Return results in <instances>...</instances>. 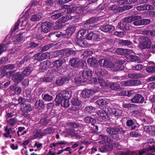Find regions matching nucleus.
<instances>
[{
	"label": "nucleus",
	"instance_id": "6",
	"mask_svg": "<svg viewBox=\"0 0 155 155\" xmlns=\"http://www.w3.org/2000/svg\"><path fill=\"white\" fill-rule=\"evenodd\" d=\"M66 62V60L64 59H60L55 61L53 62V66L57 69L58 72L60 74L63 73L64 72L66 67L62 66V64Z\"/></svg>",
	"mask_w": 155,
	"mask_h": 155
},
{
	"label": "nucleus",
	"instance_id": "13",
	"mask_svg": "<svg viewBox=\"0 0 155 155\" xmlns=\"http://www.w3.org/2000/svg\"><path fill=\"white\" fill-rule=\"evenodd\" d=\"M5 133L3 135L5 137H9L10 138L14 137L16 135V133L15 130H13L12 128H8V125L4 127Z\"/></svg>",
	"mask_w": 155,
	"mask_h": 155
},
{
	"label": "nucleus",
	"instance_id": "20",
	"mask_svg": "<svg viewBox=\"0 0 155 155\" xmlns=\"http://www.w3.org/2000/svg\"><path fill=\"white\" fill-rule=\"evenodd\" d=\"M60 54L61 56H63L65 55L66 57L74 56L75 54V51L72 50L63 49L60 51Z\"/></svg>",
	"mask_w": 155,
	"mask_h": 155
},
{
	"label": "nucleus",
	"instance_id": "4",
	"mask_svg": "<svg viewBox=\"0 0 155 155\" xmlns=\"http://www.w3.org/2000/svg\"><path fill=\"white\" fill-rule=\"evenodd\" d=\"M133 18H136L134 19V21L133 22V24L134 26L146 25L150 24L151 23V21L150 19H141L142 17L140 15H136L133 16Z\"/></svg>",
	"mask_w": 155,
	"mask_h": 155
},
{
	"label": "nucleus",
	"instance_id": "51",
	"mask_svg": "<svg viewBox=\"0 0 155 155\" xmlns=\"http://www.w3.org/2000/svg\"><path fill=\"white\" fill-rule=\"evenodd\" d=\"M38 57L37 54H35L32 57L30 58V62L32 64H36L38 61L37 58Z\"/></svg>",
	"mask_w": 155,
	"mask_h": 155
},
{
	"label": "nucleus",
	"instance_id": "23",
	"mask_svg": "<svg viewBox=\"0 0 155 155\" xmlns=\"http://www.w3.org/2000/svg\"><path fill=\"white\" fill-rule=\"evenodd\" d=\"M50 62L48 61H46L41 62L39 65V69L42 71H44L46 70L50 66Z\"/></svg>",
	"mask_w": 155,
	"mask_h": 155
},
{
	"label": "nucleus",
	"instance_id": "31",
	"mask_svg": "<svg viewBox=\"0 0 155 155\" xmlns=\"http://www.w3.org/2000/svg\"><path fill=\"white\" fill-rule=\"evenodd\" d=\"M100 136H101V138L104 140L105 142L108 143L109 144L113 145L114 143L113 138L109 137L107 136L104 135V134L100 135Z\"/></svg>",
	"mask_w": 155,
	"mask_h": 155
},
{
	"label": "nucleus",
	"instance_id": "24",
	"mask_svg": "<svg viewBox=\"0 0 155 155\" xmlns=\"http://www.w3.org/2000/svg\"><path fill=\"white\" fill-rule=\"evenodd\" d=\"M48 36L50 38V39L52 41L54 40V39H52L53 38L55 37L58 38L64 37H65V34L61 32L59 33L58 34H55V32H50L48 34Z\"/></svg>",
	"mask_w": 155,
	"mask_h": 155
},
{
	"label": "nucleus",
	"instance_id": "1",
	"mask_svg": "<svg viewBox=\"0 0 155 155\" xmlns=\"http://www.w3.org/2000/svg\"><path fill=\"white\" fill-rule=\"evenodd\" d=\"M72 92L66 90L58 93L55 99V105L57 106L60 104L64 107H68L70 105L69 100L71 97Z\"/></svg>",
	"mask_w": 155,
	"mask_h": 155
},
{
	"label": "nucleus",
	"instance_id": "27",
	"mask_svg": "<svg viewBox=\"0 0 155 155\" xmlns=\"http://www.w3.org/2000/svg\"><path fill=\"white\" fill-rule=\"evenodd\" d=\"M107 71L104 69H102L101 67H96L95 68V74L98 76H102Z\"/></svg>",
	"mask_w": 155,
	"mask_h": 155
},
{
	"label": "nucleus",
	"instance_id": "17",
	"mask_svg": "<svg viewBox=\"0 0 155 155\" xmlns=\"http://www.w3.org/2000/svg\"><path fill=\"white\" fill-rule=\"evenodd\" d=\"M84 39L76 38L75 40L76 44L82 48H86L89 45V44L87 41L83 40Z\"/></svg>",
	"mask_w": 155,
	"mask_h": 155
},
{
	"label": "nucleus",
	"instance_id": "42",
	"mask_svg": "<svg viewBox=\"0 0 155 155\" xmlns=\"http://www.w3.org/2000/svg\"><path fill=\"white\" fill-rule=\"evenodd\" d=\"M122 106L125 108H127L129 110L131 109V107L134 108H137L138 107V105L130 103H124L123 104Z\"/></svg>",
	"mask_w": 155,
	"mask_h": 155
},
{
	"label": "nucleus",
	"instance_id": "44",
	"mask_svg": "<svg viewBox=\"0 0 155 155\" xmlns=\"http://www.w3.org/2000/svg\"><path fill=\"white\" fill-rule=\"evenodd\" d=\"M119 43L122 46H129L132 45V42L129 40H119Z\"/></svg>",
	"mask_w": 155,
	"mask_h": 155
},
{
	"label": "nucleus",
	"instance_id": "61",
	"mask_svg": "<svg viewBox=\"0 0 155 155\" xmlns=\"http://www.w3.org/2000/svg\"><path fill=\"white\" fill-rule=\"evenodd\" d=\"M155 129V127L152 126H149L147 127L146 131L150 133H154Z\"/></svg>",
	"mask_w": 155,
	"mask_h": 155
},
{
	"label": "nucleus",
	"instance_id": "7",
	"mask_svg": "<svg viewBox=\"0 0 155 155\" xmlns=\"http://www.w3.org/2000/svg\"><path fill=\"white\" fill-rule=\"evenodd\" d=\"M29 75V68L28 67L25 69L21 73H17L16 75L13 76L12 79L16 83H19L23 79L25 76Z\"/></svg>",
	"mask_w": 155,
	"mask_h": 155
},
{
	"label": "nucleus",
	"instance_id": "47",
	"mask_svg": "<svg viewBox=\"0 0 155 155\" xmlns=\"http://www.w3.org/2000/svg\"><path fill=\"white\" fill-rule=\"evenodd\" d=\"M109 87L111 90L114 91L118 90L120 88L119 84L116 83H111Z\"/></svg>",
	"mask_w": 155,
	"mask_h": 155
},
{
	"label": "nucleus",
	"instance_id": "30",
	"mask_svg": "<svg viewBox=\"0 0 155 155\" xmlns=\"http://www.w3.org/2000/svg\"><path fill=\"white\" fill-rule=\"evenodd\" d=\"M37 55L38 61H41L47 58L48 57V53L47 52L42 53L40 52L37 54Z\"/></svg>",
	"mask_w": 155,
	"mask_h": 155
},
{
	"label": "nucleus",
	"instance_id": "38",
	"mask_svg": "<svg viewBox=\"0 0 155 155\" xmlns=\"http://www.w3.org/2000/svg\"><path fill=\"white\" fill-rule=\"evenodd\" d=\"M98 118V120L100 121H106L108 120V117L106 113H103L100 114Z\"/></svg>",
	"mask_w": 155,
	"mask_h": 155
},
{
	"label": "nucleus",
	"instance_id": "18",
	"mask_svg": "<svg viewBox=\"0 0 155 155\" xmlns=\"http://www.w3.org/2000/svg\"><path fill=\"white\" fill-rule=\"evenodd\" d=\"M15 66L14 64H8L2 67L0 69L1 71L0 75L4 76L7 70H12L15 68Z\"/></svg>",
	"mask_w": 155,
	"mask_h": 155
},
{
	"label": "nucleus",
	"instance_id": "45",
	"mask_svg": "<svg viewBox=\"0 0 155 155\" xmlns=\"http://www.w3.org/2000/svg\"><path fill=\"white\" fill-rule=\"evenodd\" d=\"M37 29L34 28L30 30V37H32V38H30L31 40L36 39V38L37 37Z\"/></svg>",
	"mask_w": 155,
	"mask_h": 155
},
{
	"label": "nucleus",
	"instance_id": "33",
	"mask_svg": "<svg viewBox=\"0 0 155 155\" xmlns=\"http://www.w3.org/2000/svg\"><path fill=\"white\" fill-rule=\"evenodd\" d=\"M6 122L8 125H10L11 127H13L17 124V120L16 118H13L7 120Z\"/></svg>",
	"mask_w": 155,
	"mask_h": 155
},
{
	"label": "nucleus",
	"instance_id": "26",
	"mask_svg": "<svg viewBox=\"0 0 155 155\" xmlns=\"http://www.w3.org/2000/svg\"><path fill=\"white\" fill-rule=\"evenodd\" d=\"M93 94V91L92 90L85 89L83 90L81 93L82 97L84 98H88Z\"/></svg>",
	"mask_w": 155,
	"mask_h": 155
},
{
	"label": "nucleus",
	"instance_id": "16",
	"mask_svg": "<svg viewBox=\"0 0 155 155\" xmlns=\"http://www.w3.org/2000/svg\"><path fill=\"white\" fill-rule=\"evenodd\" d=\"M101 30L105 32L111 33L115 29L114 27L111 25H103L100 28Z\"/></svg>",
	"mask_w": 155,
	"mask_h": 155
},
{
	"label": "nucleus",
	"instance_id": "46",
	"mask_svg": "<svg viewBox=\"0 0 155 155\" xmlns=\"http://www.w3.org/2000/svg\"><path fill=\"white\" fill-rule=\"evenodd\" d=\"M76 13L81 14H84L85 13L84 8L81 7H76L75 6V12Z\"/></svg>",
	"mask_w": 155,
	"mask_h": 155
},
{
	"label": "nucleus",
	"instance_id": "58",
	"mask_svg": "<svg viewBox=\"0 0 155 155\" xmlns=\"http://www.w3.org/2000/svg\"><path fill=\"white\" fill-rule=\"evenodd\" d=\"M130 134L133 137H138L140 135V133L139 130L137 129L136 131L131 132Z\"/></svg>",
	"mask_w": 155,
	"mask_h": 155
},
{
	"label": "nucleus",
	"instance_id": "25",
	"mask_svg": "<svg viewBox=\"0 0 155 155\" xmlns=\"http://www.w3.org/2000/svg\"><path fill=\"white\" fill-rule=\"evenodd\" d=\"M46 134V133L44 132V130L42 132L41 130L39 129L36 131L34 134L31 136L30 137V139L31 140L35 139L38 137H41L43 136H45Z\"/></svg>",
	"mask_w": 155,
	"mask_h": 155
},
{
	"label": "nucleus",
	"instance_id": "34",
	"mask_svg": "<svg viewBox=\"0 0 155 155\" xmlns=\"http://www.w3.org/2000/svg\"><path fill=\"white\" fill-rule=\"evenodd\" d=\"M111 114H113L116 117L120 116L122 113V110L118 108H112Z\"/></svg>",
	"mask_w": 155,
	"mask_h": 155
},
{
	"label": "nucleus",
	"instance_id": "53",
	"mask_svg": "<svg viewBox=\"0 0 155 155\" xmlns=\"http://www.w3.org/2000/svg\"><path fill=\"white\" fill-rule=\"evenodd\" d=\"M146 71L149 73L154 74L155 73V67L154 66H149L146 68Z\"/></svg>",
	"mask_w": 155,
	"mask_h": 155
},
{
	"label": "nucleus",
	"instance_id": "41",
	"mask_svg": "<svg viewBox=\"0 0 155 155\" xmlns=\"http://www.w3.org/2000/svg\"><path fill=\"white\" fill-rule=\"evenodd\" d=\"M75 83L77 84H79L81 83H83L86 82L84 78H82V75L81 76H78L74 78Z\"/></svg>",
	"mask_w": 155,
	"mask_h": 155
},
{
	"label": "nucleus",
	"instance_id": "15",
	"mask_svg": "<svg viewBox=\"0 0 155 155\" xmlns=\"http://www.w3.org/2000/svg\"><path fill=\"white\" fill-rule=\"evenodd\" d=\"M25 34L24 32L18 34L12 38L13 41L15 42L23 41L27 38L26 37H25Z\"/></svg>",
	"mask_w": 155,
	"mask_h": 155
},
{
	"label": "nucleus",
	"instance_id": "21",
	"mask_svg": "<svg viewBox=\"0 0 155 155\" xmlns=\"http://www.w3.org/2000/svg\"><path fill=\"white\" fill-rule=\"evenodd\" d=\"M84 29L79 30L77 33L76 36L77 38H80L81 39H85L87 33H88V31L87 30L88 28H85V27H84Z\"/></svg>",
	"mask_w": 155,
	"mask_h": 155
},
{
	"label": "nucleus",
	"instance_id": "37",
	"mask_svg": "<svg viewBox=\"0 0 155 155\" xmlns=\"http://www.w3.org/2000/svg\"><path fill=\"white\" fill-rule=\"evenodd\" d=\"M109 9L114 14H116L117 13L120 12L121 7H120L117 5H112L109 7Z\"/></svg>",
	"mask_w": 155,
	"mask_h": 155
},
{
	"label": "nucleus",
	"instance_id": "59",
	"mask_svg": "<svg viewBox=\"0 0 155 155\" xmlns=\"http://www.w3.org/2000/svg\"><path fill=\"white\" fill-rule=\"evenodd\" d=\"M67 125L69 127L77 128L79 127L78 124L76 123L75 122H69L67 123Z\"/></svg>",
	"mask_w": 155,
	"mask_h": 155
},
{
	"label": "nucleus",
	"instance_id": "8",
	"mask_svg": "<svg viewBox=\"0 0 155 155\" xmlns=\"http://www.w3.org/2000/svg\"><path fill=\"white\" fill-rule=\"evenodd\" d=\"M99 21V19L98 18L92 17L88 20H87L83 24L82 26L83 27H85V28H88L89 29L91 30L94 28V24H95L96 22Z\"/></svg>",
	"mask_w": 155,
	"mask_h": 155
},
{
	"label": "nucleus",
	"instance_id": "50",
	"mask_svg": "<svg viewBox=\"0 0 155 155\" xmlns=\"http://www.w3.org/2000/svg\"><path fill=\"white\" fill-rule=\"evenodd\" d=\"M53 45V43L49 44L41 47V50L42 51H46L52 48Z\"/></svg>",
	"mask_w": 155,
	"mask_h": 155
},
{
	"label": "nucleus",
	"instance_id": "63",
	"mask_svg": "<svg viewBox=\"0 0 155 155\" xmlns=\"http://www.w3.org/2000/svg\"><path fill=\"white\" fill-rule=\"evenodd\" d=\"M63 80L62 76H60L58 77L56 79V83L59 86H61L63 84Z\"/></svg>",
	"mask_w": 155,
	"mask_h": 155
},
{
	"label": "nucleus",
	"instance_id": "10",
	"mask_svg": "<svg viewBox=\"0 0 155 155\" xmlns=\"http://www.w3.org/2000/svg\"><path fill=\"white\" fill-rule=\"evenodd\" d=\"M142 41L140 43V46L143 49L150 48L152 42L151 39L148 37L144 36L142 37Z\"/></svg>",
	"mask_w": 155,
	"mask_h": 155
},
{
	"label": "nucleus",
	"instance_id": "28",
	"mask_svg": "<svg viewBox=\"0 0 155 155\" xmlns=\"http://www.w3.org/2000/svg\"><path fill=\"white\" fill-rule=\"evenodd\" d=\"M34 106L35 108H37L39 110L44 109L45 107L44 102L41 100H37L35 102Z\"/></svg>",
	"mask_w": 155,
	"mask_h": 155
},
{
	"label": "nucleus",
	"instance_id": "52",
	"mask_svg": "<svg viewBox=\"0 0 155 155\" xmlns=\"http://www.w3.org/2000/svg\"><path fill=\"white\" fill-rule=\"evenodd\" d=\"M41 18V16L39 14H35L32 15L31 20L32 21H37Z\"/></svg>",
	"mask_w": 155,
	"mask_h": 155
},
{
	"label": "nucleus",
	"instance_id": "54",
	"mask_svg": "<svg viewBox=\"0 0 155 155\" xmlns=\"http://www.w3.org/2000/svg\"><path fill=\"white\" fill-rule=\"evenodd\" d=\"M122 4H131L137 2V0H121Z\"/></svg>",
	"mask_w": 155,
	"mask_h": 155
},
{
	"label": "nucleus",
	"instance_id": "2",
	"mask_svg": "<svg viewBox=\"0 0 155 155\" xmlns=\"http://www.w3.org/2000/svg\"><path fill=\"white\" fill-rule=\"evenodd\" d=\"M106 131L109 134L111 135L112 138L118 141L121 139L122 136L124 135L126 130H124L121 127H107V128Z\"/></svg>",
	"mask_w": 155,
	"mask_h": 155
},
{
	"label": "nucleus",
	"instance_id": "5",
	"mask_svg": "<svg viewBox=\"0 0 155 155\" xmlns=\"http://www.w3.org/2000/svg\"><path fill=\"white\" fill-rule=\"evenodd\" d=\"M85 64L86 63L84 61H82L76 58H71L69 62V64L74 68H84Z\"/></svg>",
	"mask_w": 155,
	"mask_h": 155
},
{
	"label": "nucleus",
	"instance_id": "32",
	"mask_svg": "<svg viewBox=\"0 0 155 155\" xmlns=\"http://www.w3.org/2000/svg\"><path fill=\"white\" fill-rule=\"evenodd\" d=\"M130 51H131V50H130L127 49L119 48L116 50L115 52L118 54L124 55L125 54L127 53H129Z\"/></svg>",
	"mask_w": 155,
	"mask_h": 155
},
{
	"label": "nucleus",
	"instance_id": "60",
	"mask_svg": "<svg viewBox=\"0 0 155 155\" xmlns=\"http://www.w3.org/2000/svg\"><path fill=\"white\" fill-rule=\"evenodd\" d=\"M91 40L98 41L100 39V35L97 33L93 32Z\"/></svg>",
	"mask_w": 155,
	"mask_h": 155
},
{
	"label": "nucleus",
	"instance_id": "12",
	"mask_svg": "<svg viewBox=\"0 0 155 155\" xmlns=\"http://www.w3.org/2000/svg\"><path fill=\"white\" fill-rule=\"evenodd\" d=\"M54 26V23L49 21L42 23L41 24V30L42 32L47 33L50 31Z\"/></svg>",
	"mask_w": 155,
	"mask_h": 155
},
{
	"label": "nucleus",
	"instance_id": "35",
	"mask_svg": "<svg viewBox=\"0 0 155 155\" xmlns=\"http://www.w3.org/2000/svg\"><path fill=\"white\" fill-rule=\"evenodd\" d=\"M76 27L75 26H72L68 28L66 30L65 36H71L74 33L76 30Z\"/></svg>",
	"mask_w": 155,
	"mask_h": 155
},
{
	"label": "nucleus",
	"instance_id": "40",
	"mask_svg": "<svg viewBox=\"0 0 155 155\" xmlns=\"http://www.w3.org/2000/svg\"><path fill=\"white\" fill-rule=\"evenodd\" d=\"M84 120L87 123L91 124L92 125H94L96 122V119L89 116L85 117L84 118Z\"/></svg>",
	"mask_w": 155,
	"mask_h": 155
},
{
	"label": "nucleus",
	"instance_id": "55",
	"mask_svg": "<svg viewBox=\"0 0 155 155\" xmlns=\"http://www.w3.org/2000/svg\"><path fill=\"white\" fill-rule=\"evenodd\" d=\"M97 104L99 106L106 105L107 104V101L103 99H99L96 101Z\"/></svg>",
	"mask_w": 155,
	"mask_h": 155
},
{
	"label": "nucleus",
	"instance_id": "19",
	"mask_svg": "<svg viewBox=\"0 0 155 155\" xmlns=\"http://www.w3.org/2000/svg\"><path fill=\"white\" fill-rule=\"evenodd\" d=\"M82 78H84L86 81L91 79L92 76L93 71L91 69H89L84 71L82 73Z\"/></svg>",
	"mask_w": 155,
	"mask_h": 155
},
{
	"label": "nucleus",
	"instance_id": "39",
	"mask_svg": "<svg viewBox=\"0 0 155 155\" xmlns=\"http://www.w3.org/2000/svg\"><path fill=\"white\" fill-rule=\"evenodd\" d=\"M128 77L130 78L138 79L143 77V75L140 73H131L128 74Z\"/></svg>",
	"mask_w": 155,
	"mask_h": 155
},
{
	"label": "nucleus",
	"instance_id": "57",
	"mask_svg": "<svg viewBox=\"0 0 155 155\" xmlns=\"http://www.w3.org/2000/svg\"><path fill=\"white\" fill-rule=\"evenodd\" d=\"M112 108H111L108 106H106L103 108V110L106 114H111Z\"/></svg>",
	"mask_w": 155,
	"mask_h": 155
},
{
	"label": "nucleus",
	"instance_id": "62",
	"mask_svg": "<svg viewBox=\"0 0 155 155\" xmlns=\"http://www.w3.org/2000/svg\"><path fill=\"white\" fill-rule=\"evenodd\" d=\"M133 7V6L132 5H124L121 7V12H122L129 10L132 8Z\"/></svg>",
	"mask_w": 155,
	"mask_h": 155
},
{
	"label": "nucleus",
	"instance_id": "29",
	"mask_svg": "<svg viewBox=\"0 0 155 155\" xmlns=\"http://www.w3.org/2000/svg\"><path fill=\"white\" fill-rule=\"evenodd\" d=\"M148 143H146L144 144V146H149L150 150L153 151H155V142H153V139L150 138L148 139Z\"/></svg>",
	"mask_w": 155,
	"mask_h": 155
},
{
	"label": "nucleus",
	"instance_id": "64",
	"mask_svg": "<svg viewBox=\"0 0 155 155\" xmlns=\"http://www.w3.org/2000/svg\"><path fill=\"white\" fill-rule=\"evenodd\" d=\"M49 122V120H48L46 118L41 119L39 122L40 124L42 125H46Z\"/></svg>",
	"mask_w": 155,
	"mask_h": 155
},
{
	"label": "nucleus",
	"instance_id": "56",
	"mask_svg": "<svg viewBox=\"0 0 155 155\" xmlns=\"http://www.w3.org/2000/svg\"><path fill=\"white\" fill-rule=\"evenodd\" d=\"M21 19L19 18L17 21L15 23L14 26L12 29V32H14L18 28L19 24L21 22Z\"/></svg>",
	"mask_w": 155,
	"mask_h": 155
},
{
	"label": "nucleus",
	"instance_id": "48",
	"mask_svg": "<svg viewBox=\"0 0 155 155\" xmlns=\"http://www.w3.org/2000/svg\"><path fill=\"white\" fill-rule=\"evenodd\" d=\"M43 99L46 101H49L52 100L53 99V96L48 94H46L44 95L42 97Z\"/></svg>",
	"mask_w": 155,
	"mask_h": 155
},
{
	"label": "nucleus",
	"instance_id": "49",
	"mask_svg": "<svg viewBox=\"0 0 155 155\" xmlns=\"http://www.w3.org/2000/svg\"><path fill=\"white\" fill-rule=\"evenodd\" d=\"M95 108L92 106L87 107L84 109V112L86 114H90L94 112Z\"/></svg>",
	"mask_w": 155,
	"mask_h": 155
},
{
	"label": "nucleus",
	"instance_id": "9",
	"mask_svg": "<svg viewBox=\"0 0 155 155\" xmlns=\"http://www.w3.org/2000/svg\"><path fill=\"white\" fill-rule=\"evenodd\" d=\"M25 13L22 16H24V19L22 21L21 27L24 26L26 28V30L28 29L29 27V8L27 7L25 10Z\"/></svg>",
	"mask_w": 155,
	"mask_h": 155
},
{
	"label": "nucleus",
	"instance_id": "22",
	"mask_svg": "<svg viewBox=\"0 0 155 155\" xmlns=\"http://www.w3.org/2000/svg\"><path fill=\"white\" fill-rule=\"evenodd\" d=\"M113 149V145L108 144H104L103 146L99 147L98 150L101 152L111 151Z\"/></svg>",
	"mask_w": 155,
	"mask_h": 155
},
{
	"label": "nucleus",
	"instance_id": "36",
	"mask_svg": "<svg viewBox=\"0 0 155 155\" xmlns=\"http://www.w3.org/2000/svg\"><path fill=\"white\" fill-rule=\"evenodd\" d=\"M97 62L96 58L94 57L88 58L87 61L88 64L91 67H94L97 64Z\"/></svg>",
	"mask_w": 155,
	"mask_h": 155
},
{
	"label": "nucleus",
	"instance_id": "43",
	"mask_svg": "<svg viewBox=\"0 0 155 155\" xmlns=\"http://www.w3.org/2000/svg\"><path fill=\"white\" fill-rule=\"evenodd\" d=\"M71 102L72 105L74 106H79L81 104V101L77 98H73L71 100Z\"/></svg>",
	"mask_w": 155,
	"mask_h": 155
},
{
	"label": "nucleus",
	"instance_id": "11",
	"mask_svg": "<svg viewBox=\"0 0 155 155\" xmlns=\"http://www.w3.org/2000/svg\"><path fill=\"white\" fill-rule=\"evenodd\" d=\"M130 101L134 104H142L144 102L146 103V102L145 101L144 97L141 94L138 93H136L134 95L132 98L130 100Z\"/></svg>",
	"mask_w": 155,
	"mask_h": 155
},
{
	"label": "nucleus",
	"instance_id": "14",
	"mask_svg": "<svg viewBox=\"0 0 155 155\" xmlns=\"http://www.w3.org/2000/svg\"><path fill=\"white\" fill-rule=\"evenodd\" d=\"M126 126L130 127L131 130H133L138 128L140 125L137 122L136 120L129 118L128 119L126 122Z\"/></svg>",
	"mask_w": 155,
	"mask_h": 155
},
{
	"label": "nucleus",
	"instance_id": "3",
	"mask_svg": "<svg viewBox=\"0 0 155 155\" xmlns=\"http://www.w3.org/2000/svg\"><path fill=\"white\" fill-rule=\"evenodd\" d=\"M135 17L133 18V16L126 17L118 23L117 27L121 30L128 31L130 30V23L132 21H134V19Z\"/></svg>",
	"mask_w": 155,
	"mask_h": 155
}]
</instances>
